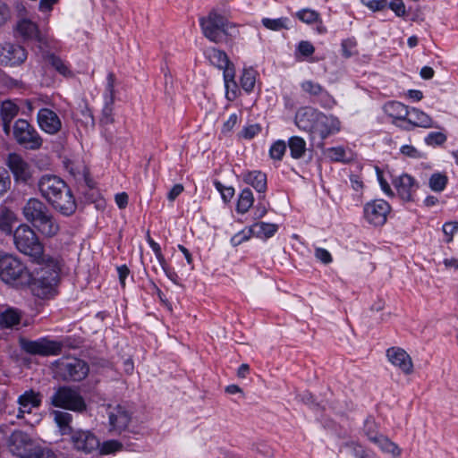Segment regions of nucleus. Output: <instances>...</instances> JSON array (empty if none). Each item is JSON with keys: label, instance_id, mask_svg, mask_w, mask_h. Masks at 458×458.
Returning <instances> with one entry per match:
<instances>
[{"label": "nucleus", "instance_id": "nucleus-1", "mask_svg": "<svg viewBox=\"0 0 458 458\" xmlns=\"http://www.w3.org/2000/svg\"><path fill=\"white\" fill-rule=\"evenodd\" d=\"M15 248L22 254L29 256L31 261L40 266L41 273L46 272L47 278L40 279V284L55 286L61 271V261L57 256L44 252V246L37 233L28 225H20L13 232Z\"/></svg>", "mask_w": 458, "mask_h": 458}, {"label": "nucleus", "instance_id": "nucleus-2", "mask_svg": "<svg viewBox=\"0 0 458 458\" xmlns=\"http://www.w3.org/2000/svg\"><path fill=\"white\" fill-rule=\"evenodd\" d=\"M47 278L46 272L41 273L40 267L34 276L27 265L13 254L0 255V280L13 288H30L31 293L40 298L46 297L54 288L40 284V279Z\"/></svg>", "mask_w": 458, "mask_h": 458}, {"label": "nucleus", "instance_id": "nucleus-3", "mask_svg": "<svg viewBox=\"0 0 458 458\" xmlns=\"http://www.w3.org/2000/svg\"><path fill=\"white\" fill-rule=\"evenodd\" d=\"M43 198L60 213L70 216L76 210L75 199L61 178L55 175H43L38 183Z\"/></svg>", "mask_w": 458, "mask_h": 458}, {"label": "nucleus", "instance_id": "nucleus-4", "mask_svg": "<svg viewBox=\"0 0 458 458\" xmlns=\"http://www.w3.org/2000/svg\"><path fill=\"white\" fill-rule=\"evenodd\" d=\"M24 37H26L32 46L37 47L42 53L43 56L47 57L51 65L62 75L69 77L72 76V71L69 65L61 58L48 55L51 48L54 47V42L48 38L44 30H24Z\"/></svg>", "mask_w": 458, "mask_h": 458}, {"label": "nucleus", "instance_id": "nucleus-5", "mask_svg": "<svg viewBox=\"0 0 458 458\" xmlns=\"http://www.w3.org/2000/svg\"><path fill=\"white\" fill-rule=\"evenodd\" d=\"M51 404L55 407L81 412L86 409V403L80 393L68 386L55 390L51 396Z\"/></svg>", "mask_w": 458, "mask_h": 458}, {"label": "nucleus", "instance_id": "nucleus-6", "mask_svg": "<svg viewBox=\"0 0 458 458\" xmlns=\"http://www.w3.org/2000/svg\"><path fill=\"white\" fill-rule=\"evenodd\" d=\"M56 373L64 380L81 381L89 373L88 364L75 357H63L55 362Z\"/></svg>", "mask_w": 458, "mask_h": 458}, {"label": "nucleus", "instance_id": "nucleus-7", "mask_svg": "<svg viewBox=\"0 0 458 458\" xmlns=\"http://www.w3.org/2000/svg\"><path fill=\"white\" fill-rule=\"evenodd\" d=\"M13 135L16 142L27 149H38L43 143L37 130L24 119L15 121Z\"/></svg>", "mask_w": 458, "mask_h": 458}, {"label": "nucleus", "instance_id": "nucleus-8", "mask_svg": "<svg viewBox=\"0 0 458 458\" xmlns=\"http://www.w3.org/2000/svg\"><path fill=\"white\" fill-rule=\"evenodd\" d=\"M19 344L22 351L32 355H57L62 350V344L59 342L52 341L46 337L34 341L21 337Z\"/></svg>", "mask_w": 458, "mask_h": 458}, {"label": "nucleus", "instance_id": "nucleus-9", "mask_svg": "<svg viewBox=\"0 0 458 458\" xmlns=\"http://www.w3.org/2000/svg\"><path fill=\"white\" fill-rule=\"evenodd\" d=\"M391 212L389 203L382 199H377L367 202L363 207V217L374 226H381L386 224Z\"/></svg>", "mask_w": 458, "mask_h": 458}, {"label": "nucleus", "instance_id": "nucleus-10", "mask_svg": "<svg viewBox=\"0 0 458 458\" xmlns=\"http://www.w3.org/2000/svg\"><path fill=\"white\" fill-rule=\"evenodd\" d=\"M6 165L10 169L13 179L18 183H26L32 177L31 165L17 153H10L6 159Z\"/></svg>", "mask_w": 458, "mask_h": 458}, {"label": "nucleus", "instance_id": "nucleus-11", "mask_svg": "<svg viewBox=\"0 0 458 458\" xmlns=\"http://www.w3.org/2000/svg\"><path fill=\"white\" fill-rule=\"evenodd\" d=\"M341 131V122L333 114L319 112L313 133L325 140Z\"/></svg>", "mask_w": 458, "mask_h": 458}, {"label": "nucleus", "instance_id": "nucleus-12", "mask_svg": "<svg viewBox=\"0 0 458 458\" xmlns=\"http://www.w3.org/2000/svg\"><path fill=\"white\" fill-rule=\"evenodd\" d=\"M42 403V394L32 389L25 391L17 399L18 411L16 417L24 419L25 414H30L35 409H38Z\"/></svg>", "mask_w": 458, "mask_h": 458}, {"label": "nucleus", "instance_id": "nucleus-13", "mask_svg": "<svg viewBox=\"0 0 458 458\" xmlns=\"http://www.w3.org/2000/svg\"><path fill=\"white\" fill-rule=\"evenodd\" d=\"M27 59L25 49L12 43H4L0 46V62L5 65H20Z\"/></svg>", "mask_w": 458, "mask_h": 458}, {"label": "nucleus", "instance_id": "nucleus-14", "mask_svg": "<svg viewBox=\"0 0 458 458\" xmlns=\"http://www.w3.org/2000/svg\"><path fill=\"white\" fill-rule=\"evenodd\" d=\"M71 441L75 449L85 453H91L99 447V440L88 430H76L71 437Z\"/></svg>", "mask_w": 458, "mask_h": 458}, {"label": "nucleus", "instance_id": "nucleus-15", "mask_svg": "<svg viewBox=\"0 0 458 458\" xmlns=\"http://www.w3.org/2000/svg\"><path fill=\"white\" fill-rule=\"evenodd\" d=\"M388 361L398 368L403 373L410 375L413 371V363L411 356L400 347H391L386 351Z\"/></svg>", "mask_w": 458, "mask_h": 458}, {"label": "nucleus", "instance_id": "nucleus-16", "mask_svg": "<svg viewBox=\"0 0 458 458\" xmlns=\"http://www.w3.org/2000/svg\"><path fill=\"white\" fill-rule=\"evenodd\" d=\"M34 445L30 437L22 431H14L9 438V449L10 451L21 457L28 456V453L32 450Z\"/></svg>", "mask_w": 458, "mask_h": 458}, {"label": "nucleus", "instance_id": "nucleus-17", "mask_svg": "<svg viewBox=\"0 0 458 458\" xmlns=\"http://www.w3.org/2000/svg\"><path fill=\"white\" fill-rule=\"evenodd\" d=\"M38 123L40 129L48 134H55L62 128L59 116L49 108H41L38 111Z\"/></svg>", "mask_w": 458, "mask_h": 458}, {"label": "nucleus", "instance_id": "nucleus-18", "mask_svg": "<svg viewBox=\"0 0 458 458\" xmlns=\"http://www.w3.org/2000/svg\"><path fill=\"white\" fill-rule=\"evenodd\" d=\"M108 418L110 431L118 433L124 430L131 420L130 413L121 405L108 406Z\"/></svg>", "mask_w": 458, "mask_h": 458}, {"label": "nucleus", "instance_id": "nucleus-19", "mask_svg": "<svg viewBox=\"0 0 458 458\" xmlns=\"http://www.w3.org/2000/svg\"><path fill=\"white\" fill-rule=\"evenodd\" d=\"M47 213H49L47 207L36 198L28 199L22 208L24 217L33 225L38 224Z\"/></svg>", "mask_w": 458, "mask_h": 458}, {"label": "nucleus", "instance_id": "nucleus-20", "mask_svg": "<svg viewBox=\"0 0 458 458\" xmlns=\"http://www.w3.org/2000/svg\"><path fill=\"white\" fill-rule=\"evenodd\" d=\"M319 112L310 107H302L295 114V124L302 131L313 133Z\"/></svg>", "mask_w": 458, "mask_h": 458}, {"label": "nucleus", "instance_id": "nucleus-21", "mask_svg": "<svg viewBox=\"0 0 458 458\" xmlns=\"http://www.w3.org/2000/svg\"><path fill=\"white\" fill-rule=\"evenodd\" d=\"M394 185L402 199L410 201L418 189V184L413 177L403 174L394 181Z\"/></svg>", "mask_w": 458, "mask_h": 458}, {"label": "nucleus", "instance_id": "nucleus-22", "mask_svg": "<svg viewBox=\"0 0 458 458\" xmlns=\"http://www.w3.org/2000/svg\"><path fill=\"white\" fill-rule=\"evenodd\" d=\"M201 29H228L232 27L227 18L216 11L213 10L209 13L208 17H201L199 19Z\"/></svg>", "mask_w": 458, "mask_h": 458}, {"label": "nucleus", "instance_id": "nucleus-23", "mask_svg": "<svg viewBox=\"0 0 458 458\" xmlns=\"http://www.w3.org/2000/svg\"><path fill=\"white\" fill-rule=\"evenodd\" d=\"M409 114L406 117V122H408L413 127H422V128H437L436 125L431 119V117L426 114L425 112L417 109L411 108L408 109Z\"/></svg>", "mask_w": 458, "mask_h": 458}, {"label": "nucleus", "instance_id": "nucleus-24", "mask_svg": "<svg viewBox=\"0 0 458 458\" xmlns=\"http://www.w3.org/2000/svg\"><path fill=\"white\" fill-rule=\"evenodd\" d=\"M37 230L46 237H54L60 231V225L55 216L49 212L34 225Z\"/></svg>", "mask_w": 458, "mask_h": 458}, {"label": "nucleus", "instance_id": "nucleus-25", "mask_svg": "<svg viewBox=\"0 0 458 458\" xmlns=\"http://www.w3.org/2000/svg\"><path fill=\"white\" fill-rule=\"evenodd\" d=\"M54 421L56 424L59 433L62 436L72 435L74 432L72 428V415L63 411H53L51 412Z\"/></svg>", "mask_w": 458, "mask_h": 458}, {"label": "nucleus", "instance_id": "nucleus-26", "mask_svg": "<svg viewBox=\"0 0 458 458\" xmlns=\"http://www.w3.org/2000/svg\"><path fill=\"white\" fill-rule=\"evenodd\" d=\"M368 437L371 442L375 443L382 452L390 454L394 457H399L401 455V448L389 438L382 435L371 436L369 433H368Z\"/></svg>", "mask_w": 458, "mask_h": 458}, {"label": "nucleus", "instance_id": "nucleus-27", "mask_svg": "<svg viewBox=\"0 0 458 458\" xmlns=\"http://www.w3.org/2000/svg\"><path fill=\"white\" fill-rule=\"evenodd\" d=\"M223 79L225 89V98L233 101L238 97V85L235 81V69H227L223 72Z\"/></svg>", "mask_w": 458, "mask_h": 458}, {"label": "nucleus", "instance_id": "nucleus-28", "mask_svg": "<svg viewBox=\"0 0 458 458\" xmlns=\"http://www.w3.org/2000/svg\"><path fill=\"white\" fill-rule=\"evenodd\" d=\"M301 89L311 95V96H321L323 98H325V101L327 103V106H331L335 103V100L332 98V97L323 89V87L312 81H304L301 84ZM326 106V105H323Z\"/></svg>", "mask_w": 458, "mask_h": 458}, {"label": "nucleus", "instance_id": "nucleus-29", "mask_svg": "<svg viewBox=\"0 0 458 458\" xmlns=\"http://www.w3.org/2000/svg\"><path fill=\"white\" fill-rule=\"evenodd\" d=\"M209 62L225 72L227 69H235L233 64L229 60L227 55L218 49L213 48L208 53Z\"/></svg>", "mask_w": 458, "mask_h": 458}, {"label": "nucleus", "instance_id": "nucleus-30", "mask_svg": "<svg viewBox=\"0 0 458 458\" xmlns=\"http://www.w3.org/2000/svg\"><path fill=\"white\" fill-rule=\"evenodd\" d=\"M408 106L398 101H390L384 106V112L386 115L396 119L405 121L408 113Z\"/></svg>", "mask_w": 458, "mask_h": 458}, {"label": "nucleus", "instance_id": "nucleus-31", "mask_svg": "<svg viewBox=\"0 0 458 458\" xmlns=\"http://www.w3.org/2000/svg\"><path fill=\"white\" fill-rule=\"evenodd\" d=\"M252 236L259 239L271 238L278 230V225L272 223L259 222L250 226Z\"/></svg>", "mask_w": 458, "mask_h": 458}, {"label": "nucleus", "instance_id": "nucleus-32", "mask_svg": "<svg viewBox=\"0 0 458 458\" xmlns=\"http://www.w3.org/2000/svg\"><path fill=\"white\" fill-rule=\"evenodd\" d=\"M246 183L251 185L258 192L264 193L267 190V175L260 171H251L244 175Z\"/></svg>", "mask_w": 458, "mask_h": 458}, {"label": "nucleus", "instance_id": "nucleus-33", "mask_svg": "<svg viewBox=\"0 0 458 458\" xmlns=\"http://www.w3.org/2000/svg\"><path fill=\"white\" fill-rule=\"evenodd\" d=\"M17 221L13 211L4 207L0 208V231L5 234L13 233V226Z\"/></svg>", "mask_w": 458, "mask_h": 458}, {"label": "nucleus", "instance_id": "nucleus-34", "mask_svg": "<svg viewBox=\"0 0 458 458\" xmlns=\"http://www.w3.org/2000/svg\"><path fill=\"white\" fill-rule=\"evenodd\" d=\"M325 153L333 162L349 163L353 159L352 152L340 146L328 148Z\"/></svg>", "mask_w": 458, "mask_h": 458}, {"label": "nucleus", "instance_id": "nucleus-35", "mask_svg": "<svg viewBox=\"0 0 458 458\" xmlns=\"http://www.w3.org/2000/svg\"><path fill=\"white\" fill-rule=\"evenodd\" d=\"M21 318V313L17 310L9 308L0 313V327H13L20 323Z\"/></svg>", "mask_w": 458, "mask_h": 458}, {"label": "nucleus", "instance_id": "nucleus-36", "mask_svg": "<svg viewBox=\"0 0 458 458\" xmlns=\"http://www.w3.org/2000/svg\"><path fill=\"white\" fill-rule=\"evenodd\" d=\"M291 157L294 159L301 158L306 152V141L299 136H293L288 140Z\"/></svg>", "mask_w": 458, "mask_h": 458}, {"label": "nucleus", "instance_id": "nucleus-37", "mask_svg": "<svg viewBox=\"0 0 458 458\" xmlns=\"http://www.w3.org/2000/svg\"><path fill=\"white\" fill-rule=\"evenodd\" d=\"M254 196L252 191L249 189H243L238 198L236 210L238 213L244 214L253 206Z\"/></svg>", "mask_w": 458, "mask_h": 458}, {"label": "nucleus", "instance_id": "nucleus-38", "mask_svg": "<svg viewBox=\"0 0 458 458\" xmlns=\"http://www.w3.org/2000/svg\"><path fill=\"white\" fill-rule=\"evenodd\" d=\"M296 16L307 25H317L318 29L322 23L319 13L311 9H302L296 13Z\"/></svg>", "mask_w": 458, "mask_h": 458}, {"label": "nucleus", "instance_id": "nucleus-39", "mask_svg": "<svg viewBox=\"0 0 458 458\" xmlns=\"http://www.w3.org/2000/svg\"><path fill=\"white\" fill-rule=\"evenodd\" d=\"M448 182V177L444 173H434L428 179L429 188L435 192H442Z\"/></svg>", "mask_w": 458, "mask_h": 458}, {"label": "nucleus", "instance_id": "nucleus-40", "mask_svg": "<svg viewBox=\"0 0 458 458\" xmlns=\"http://www.w3.org/2000/svg\"><path fill=\"white\" fill-rule=\"evenodd\" d=\"M257 72L252 68L243 69L241 76V86L246 92H251L256 83Z\"/></svg>", "mask_w": 458, "mask_h": 458}, {"label": "nucleus", "instance_id": "nucleus-41", "mask_svg": "<svg viewBox=\"0 0 458 458\" xmlns=\"http://www.w3.org/2000/svg\"><path fill=\"white\" fill-rule=\"evenodd\" d=\"M20 107L11 100H5L1 106L3 121H12L19 113Z\"/></svg>", "mask_w": 458, "mask_h": 458}, {"label": "nucleus", "instance_id": "nucleus-42", "mask_svg": "<svg viewBox=\"0 0 458 458\" xmlns=\"http://www.w3.org/2000/svg\"><path fill=\"white\" fill-rule=\"evenodd\" d=\"M286 151V143L282 140L275 141L269 148V156L274 160H282Z\"/></svg>", "mask_w": 458, "mask_h": 458}, {"label": "nucleus", "instance_id": "nucleus-43", "mask_svg": "<svg viewBox=\"0 0 458 458\" xmlns=\"http://www.w3.org/2000/svg\"><path fill=\"white\" fill-rule=\"evenodd\" d=\"M114 75L109 72L106 77V92L104 94L105 103L106 105H112L114 97Z\"/></svg>", "mask_w": 458, "mask_h": 458}, {"label": "nucleus", "instance_id": "nucleus-44", "mask_svg": "<svg viewBox=\"0 0 458 458\" xmlns=\"http://www.w3.org/2000/svg\"><path fill=\"white\" fill-rule=\"evenodd\" d=\"M123 445L116 440H108L104 442L101 445H99L98 449L102 454H110L118 451H121Z\"/></svg>", "mask_w": 458, "mask_h": 458}, {"label": "nucleus", "instance_id": "nucleus-45", "mask_svg": "<svg viewBox=\"0 0 458 458\" xmlns=\"http://www.w3.org/2000/svg\"><path fill=\"white\" fill-rule=\"evenodd\" d=\"M24 458H55V454L48 449L33 445L32 450L30 451L28 456H24Z\"/></svg>", "mask_w": 458, "mask_h": 458}, {"label": "nucleus", "instance_id": "nucleus-46", "mask_svg": "<svg viewBox=\"0 0 458 458\" xmlns=\"http://www.w3.org/2000/svg\"><path fill=\"white\" fill-rule=\"evenodd\" d=\"M251 236H252V232H251L250 226V227L245 228V229L242 230L241 232L235 233L231 238V243L233 246H239L242 243H243L244 242H247L248 240H250Z\"/></svg>", "mask_w": 458, "mask_h": 458}, {"label": "nucleus", "instance_id": "nucleus-47", "mask_svg": "<svg viewBox=\"0 0 458 458\" xmlns=\"http://www.w3.org/2000/svg\"><path fill=\"white\" fill-rule=\"evenodd\" d=\"M446 140V136L439 131H432L425 138V142L429 146L442 145Z\"/></svg>", "mask_w": 458, "mask_h": 458}, {"label": "nucleus", "instance_id": "nucleus-48", "mask_svg": "<svg viewBox=\"0 0 458 458\" xmlns=\"http://www.w3.org/2000/svg\"><path fill=\"white\" fill-rule=\"evenodd\" d=\"M287 19L286 18H279V19H262V24L267 29H286L287 27Z\"/></svg>", "mask_w": 458, "mask_h": 458}, {"label": "nucleus", "instance_id": "nucleus-49", "mask_svg": "<svg viewBox=\"0 0 458 458\" xmlns=\"http://www.w3.org/2000/svg\"><path fill=\"white\" fill-rule=\"evenodd\" d=\"M207 38L212 42L221 43L226 40V30H203Z\"/></svg>", "mask_w": 458, "mask_h": 458}, {"label": "nucleus", "instance_id": "nucleus-50", "mask_svg": "<svg viewBox=\"0 0 458 458\" xmlns=\"http://www.w3.org/2000/svg\"><path fill=\"white\" fill-rule=\"evenodd\" d=\"M342 53L345 58H349L356 54V41L354 39H345L342 42Z\"/></svg>", "mask_w": 458, "mask_h": 458}, {"label": "nucleus", "instance_id": "nucleus-51", "mask_svg": "<svg viewBox=\"0 0 458 458\" xmlns=\"http://www.w3.org/2000/svg\"><path fill=\"white\" fill-rule=\"evenodd\" d=\"M315 52V47L309 41H301L298 44L297 47V54L296 56L298 57V54L303 57H309L313 55Z\"/></svg>", "mask_w": 458, "mask_h": 458}, {"label": "nucleus", "instance_id": "nucleus-52", "mask_svg": "<svg viewBox=\"0 0 458 458\" xmlns=\"http://www.w3.org/2000/svg\"><path fill=\"white\" fill-rule=\"evenodd\" d=\"M458 231V221L446 222L443 225V233L447 237L446 242L453 241L454 233Z\"/></svg>", "mask_w": 458, "mask_h": 458}, {"label": "nucleus", "instance_id": "nucleus-53", "mask_svg": "<svg viewBox=\"0 0 458 458\" xmlns=\"http://www.w3.org/2000/svg\"><path fill=\"white\" fill-rule=\"evenodd\" d=\"M216 190L221 193L222 199L225 202L230 201L234 195V189L233 187L224 186L221 182H215Z\"/></svg>", "mask_w": 458, "mask_h": 458}, {"label": "nucleus", "instance_id": "nucleus-54", "mask_svg": "<svg viewBox=\"0 0 458 458\" xmlns=\"http://www.w3.org/2000/svg\"><path fill=\"white\" fill-rule=\"evenodd\" d=\"M11 187V180L5 170H0V199Z\"/></svg>", "mask_w": 458, "mask_h": 458}, {"label": "nucleus", "instance_id": "nucleus-55", "mask_svg": "<svg viewBox=\"0 0 458 458\" xmlns=\"http://www.w3.org/2000/svg\"><path fill=\"white\" fill-rule=\"evenodd\" d=\"M261 131V127L259 124H250L249 126H246L242 131V138L246 140H251L256 135H258Z\"/></svg>", "mask_w": 458, "mask_h": 458}, {"label": "nucleus", "instance_id": "nucleus-56", "mask_svg": "<svg viewBox=\"0 0 458 458\" xmlns=\"http://www.w3.org/2000/svg\"><path fill=\"white\" fill-rule=\"evenodd\" d=\"M400 152L411 158L419 159L422 157V153L411 145H403L400 148Z\"/></svg>", "mask_w": 458, "mask_h": 458}, {"label": "nucleus", "instance_id": "nucleus-57", "mask_svg": "<svg viewBox=\"0 0 458 458\" xmlns=\"http://www.w3.org/2000/svg\"><path fill=\"white\" fill-rule=\"evenodd\" d=\"M361 3L372 11H380L386 8V0H360Z\"/></svg>", "mask_w": 458, "mask_h": 458}, {"label": "nucleus", "instance_id": "nucleus-58", "mask_svg": "<svg viewBox=\"0 0 458 458\" xmlns=\"http://www.w3.org/2000/svg\"><path fill=\"white\" fill-rule=\"evenodd\" d=\"M315 257L323 264H329L332 262L333 258L330 252L324 248H316L315 249Z\"/></svg>", "mask_w": 458, "mask_h": 458}, {"label": "nucleus", "instance_id": "nucleus-59", "mask_svg": "<svg viewBox=\"0 0 458 458\" xmlns=\"http://www.w3.org/2000/svg\"><path fill=\"white\" fill-rule=\"evenodd\" d=\"M387 6L398 16L405 13V6L403 0H391L389 3L387 2Z\"/></svg>", "mask_w": 458, "mask_h": 458}, {"label": "nucleus", "instance_id": "nucleus-60", "mask_svg": "<svg viewBox=\"0 0 458 458\" xmlns=\"http://www.w3.org/2000/svg\"><path fill=\"white\" fill-rule=\"evenodd\" d=\"M147 241H148L149 247L155 253V256H156L158 263H163L165 257L162 253L160 245L150 237H148Z\"/></svg>", "mask_w": 458, "mask_h": 458}, {"label": "nucleus", "instance_id": "nucleus-61", "mask_svg": "<svg viewBox=\"0 0 458 458\" xmlns=\"http://www.w3.org/2000/svg\"><path fill=\"white\" fill-rule=\"evenodd\" d=\"M165 276L174 284H178V275L166 263L165 259L163 263H159Z\"/></svg>", "mask_w": 458, "mask_h": 458}, {"label": "nucleus", "instance_id": "nucleus-62", "mask_svg": "<svg viewBox=\"0 0 458 458\" xmlns=\"http://www.w3.org/2000/svg\"><path fill=\"white\" fill-rule=\"evenodd\" d=\"M238 123V115L236 114H232L227 121L224 123L222 131L223 132H230L233 127Z\"/></svg>", "mask_w": 458, "mask_h": 458}, {"label": "nucleus", "instance_id": "nucleus-63", "mask_svg": "<svg viewBox=\"0 0 458 458\" xmlns=\"http://www.w3.org/2000/svg\"><path fill=\"white\" fill-rule=\"evenodd\" d=\"M115 203L120 209H123L128 205L129 197L125 192L117 193L114 197Z\"/></svg>", "mask_w": 458, "mask_h": 458}, {"label": "nucleus", "instance_id": "nucleus-64", "mask_svg": "<svg viewBox=\"0 0 458 458\" xmlns=\"http://www.w3.org/2000/svg\"><path fill=\"white\" fill-rule=\"evenodd\" d=\"M183 191V186L180 183L174 184L172 189L169 191L167 194V199L170 201H174V199Z\"/></svg>", "mask_w": 458, "mask_h": 458}]
</instances>
